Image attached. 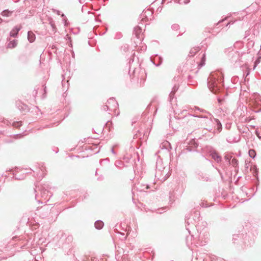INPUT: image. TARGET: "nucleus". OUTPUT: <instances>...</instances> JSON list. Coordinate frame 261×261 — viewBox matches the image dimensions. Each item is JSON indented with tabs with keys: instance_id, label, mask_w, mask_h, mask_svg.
Returning <instances> with one entry per match:
<instances>
[{
	"instance_id": "obj_46",
	"label": "nucleus",
	"mask_w": 261,
	"mask_h": 261,
	"mask_svg": "<svg viewBox=\"0 0 261 261\" xmlns=\"http://www.w3.org/2000/svg\"><path fill=\"white\" fill-rule=\"evenodd\" d=\"M222 99H220V98H218V102L219 104H221L222 101Z\"/></svg>"
},
{
	"instance_id": "obj_17",
	"label": "nucleus",
	"mask_w": 261,
	"mask_h": 261,
	"mask_svg": "<svg viewBox=\"0 0 261 261\" xmlns=\"http://www.w3.org/2000/svg\"><path fill=\"white\" fill-rule=\"evenodd\" d=\"M193 216V219L195 220V222L198 223V222L200 220V212L198 211H194L193 212L191 213Z\"/></svg>"
},
{
	"instance_id": "obj_1",
	"label": "nucleus",
	"mask_w": 261,
	"mask_h": 261,
	"mask_svg": "<svg viewBox=\"0 0 261 261\" xmlns=\"http://www.w3.org/2000/svg\"><path fill=\"white\" fill-rule=\"evenodd\" d=\"M201 228L199 223L197 226V232L194 234H192L190 230V227L186 226V229L190 235L186 238V244L191 250H194V247L202 246L205 245L208 241L209 233L205 225Z\"/></svg>"
},
{
	"instance_id": "obj_48",
	"label": "nucleus",
	"mask_w": 261,
	"mask_h": 261,
	"mask_svg": "<svg viewBox=\"0 0 261 261\" xmlns=\"http://www.w3.org/2000/svg\"><path fill=\"white\" fill-rule=\"evenodd\" d=\"M51 127V126L50 125H45V126H43L41 129H43V128H47V127Z\"/></svg>"
},
{
	"instance_id": "obj_37",
	"label": "nucleus",
	"mask_w": 261,
	"mask_h": 261,
	"mask_svg": "<svg viewBox=\"0 0 261 261\" xmlns=\"http://www.w3.org/2000/svg\"><path fill=\"white\" fill-rule=\"evenodd\" d=\"M259 63H260V59L258 58L254 62V66H253V69H254L255 68V67H256L257 64H259Z\"/></svg>"
},
{
	"instance_id": "obj_51",
	"label": "nucleus",
	"mask_w": 261,
	"mask_h": 261,
	"mask_svg": "<svg viewBox=\"0 0 261 261\" xmlns=\"http://www.w3.org/2000/svg\"><path fill=\"white\" fill-rule=\"evenodd\" d=\"M162 210H158V213H159V214H162V213H163Z\"/></svg>"
},
{
	"instance_id": "obj_13",
	"label": "nucleus",
	"mask_w": 261,
	"mask_h": 261,
	"mask_svg": "<svg viewBox=\"0 0 261 261\" xmlns=\"http://www.w3.org/2000/svg\"><path fill=\"white\" fill-rule=\"evenodd\" d=\"M185 222L188 225L192 224L194 225L196 227L198 225V224L197 225L195 224L196 223L195 222V220L193 219V216L192 215H191V214H188L186 215L185 217Z\"/></svg>"
},
{
	"instance_id": "obj_18",
	"label": "nucleus",
	"mask_w": 261,
	"mask_h": 261,
	"mask_svg": "<svg viewBox=\"0 0 261 261\" xmlns=\"http://www.w3.org/2000/svg\"><path fill=\"white\" fill-rule=\"evenodd\" d=\"M200 49V48L198 46L197 47H194L191 49L189 56L190 57H193L197 53H198Z\"/></svg>"
},
{
	"instance_id": "obj_12",
	"label": "nucleus",
	"mask_w": 261,
	"mask_h": 261,
	"mask_svg": "<svg viewBox=\"0 0 261 261\" xmlns=\"http://www.w3.org/2000/svg\"><path fill=\"white\" fill-rule=\"evenodd\" d=\"M143 25V24L141 23V24H140V25L135 27L134 30V34L138 39H140V40H141L140 35L141 33H142Z\"/></svg>"
},
{
	"instance_id": "obj_26",
	"label": "nucleus",
	"mask_w": 261,
	"mask_h": 261,
	"mask_svg": "<svg viewBox=\"0 0 261 261\" xmlns=\"http://www.w3.org/2000/svg\"><path fill=\"white\" fill-rule=\"evenodd\" d=\"M232 158V156L228 155V154H225L224 156V160L227 162V165H230L231 164V159Z\"/></svg>"
},
{
	"instance_id": "obj_58",
	"label": "nucleus",
	"mask_w": 261,
	"mask_h": 261,
	"mask_svg": "<svg viewBox=\"0 0 261 261\" xmlns=\"http://www.w3.org/2000/svg\"><path fill=\"white\" fill-rule=\"evenodd\" d=\"M236 237H237V236H236V235H234V236H233V240H236Z\"/></svg>"
},
{
	"instance_id": "obj_41",
	"label": "nucleus",
	"mask_w": 261,
	"mask_h": 261,
	"mask_svg": "<svg viewBox=\"0 0 261 261\" xmlns=\"http://www.w3.org/2000/svg\"><path fill=\"white\" fill-rule=\"evenodd\" d=\"M111 152L114 155H116V151L114 150V147H112L111 149Z\"/></svg>"
},
{
	"instance_id": "obj_4",
	"label": "nucleus",
	"mask_w": 261,
	"mask_h": 261,
	"mask_svg": "<svg viewBox=\"0 0 261 261\" xmlns=\"http://www.w3.org/2000/svg\"><path fill=\"white\" fill-rule=\"evenodd\" d=\"M56 210L51 204H45L41 206L38 210V213L42 218H47L53 220L54 217L56 219L57 214H56Z\"/></svg>"
},
{
	"instance_id": "obj_21",
	"label": "nucleus",
	"mask_w": 261,
	"mask_h": 261,
	"mask_svg": "<svg viewBox=\"0 0 261 261\" xmlns=\"http://www.w3.org/2000/svg\"><path fill=\"white\" fill-rule=\"evenodd\" d=\"M33 241L31 240V239H28L24 241V244L22 246L23 247L29 248L32 246Z\"/></svg>"
},
{
	"instance_id": "obj_15",
	"label": "nucleus",
	"mask_w": 261,
	"mask_h": 261,
	"mask_svg": "<svg viewBox=\"0 0 261 261\" xmlns=\"http://www.w3.org/2000/svg\"><path fill=\"white\" fill-rule=\"evenodd\" d=\"M166 168L167 167L164 166L162 159H157L155 171L165 170Z\"/></svg>"
},
{
	"instance_id": "obj_34",
	"label": "nucleus",
	"mask_w": 261,
	"mask_h": 261,
	"mask_svg": "<svg viewBox=\"0 0 261 261\" xmlns=\"http://www.w3.org/2000/svg\"><path fill=\"white\" fill-rule=\"evenodd\" d=\"M237 140L233 139L232 136H229L227 138V141L229 143H234Z\"/></svg>"
},
{
	"instance_id": "obj_23",
	"label": "nucleus",
	"mask_w": 261,
	"mask_h": 261,
	"mask_svg": "<svg viewBox=\"0 0 261 261\" xmlns=\"http://www.w3.org/2000/svg\"><path fill=\"white\" fill-rule=\"evenodd\" d=\"M170 146V144L168 141H165L162 144L160 145V147L162 149L165 148L166 149V151L169 152V150L168 149V147Z\"/></svg>"
},
{
	"instance_id": "obj_36",
	"label": "nucleus",
	"mask_w": 261,
	"mask_h": 261,
	"mask_svg": "<svg viewBox=\"0 0 261 261\" xmlns=\"http://www.w3.org/2000/svg\"><path fill=\"white\" fill-rule=\"evenodd\" d=\"M102 110L105 111H109V107L107 103L106 105H104L102 107Z\"/></svg>"
},
{
	"instance_id": "obj_8",
	"label": "nucleus",
	"mask_w": 261,
	"mask_h": 261,
	"mask_svg": "<svg viewBox=\"0 0 261 261\" xmlns=\"http://www.w3.org/2000/svg\"><path fill=\"white\" fill-rule=\"evenodd\" d=\"M169 169L166 168L165 170L155 171V177L161 181H164L169 177Z\"/></svg>"
},
{
	"instance_id": "obj_55",
	"label": "nucleus",
	"mask_w": 261,
	"mask_h": 261,
	"mask_svg": "<svg viewBox=\"0 0 261 261\" xmlns=\"http://www.w3.org/2000/svg\"><path fill=\"white\" fill-rule=\"evenodd\" d=\"M37 201L39 202V203H43V201H41V200H38Z\"/></svg>"
},
{
	"instance_id": "obj_32",
	"label": "nucleus",
	"mask_w": 261,
	"mask_h": 261,
	"mask_svg": "<svg viewBox=\"0 0 261 261\" xmlns=\"http://www.w3.org/2000/svg\"><path fill=\"white\" fill-rule=\"evenodd\" d=\"M12 125L14 127H19L22 125V122L21 121H16V122H13Z\"/></svg>"
},
{
	"instance_id": "obj_33",
	"label": "nucleus",
	"mask_w": 261,
	"mask_h": 261,
	"mask_svg": "<svg viewBox=\"0 0 261 261\" xmlns=\"http://www.w3.org/2000/svg\"><path fill=\"white\" fill-rule=\"evenodd\" d=\"M171 29L174 31H177L179 29V25L178 24H173L171 25Z\"/></svg>"
},
{
	"instance_id": "obj_30",
	"label": "nucleus",
	"mask_w": 261,
	"mask_h": 261,
	"mask_svg": "<svg viewBox=\"0 0 261 261\" xmlns=\"http://www.w3.org/2000/svg\"><path fill=\"white\" fill-rule=\"evenodd\" d=\"M73 241V237L71 235H68L66 237L65 239V243L69 244H70Z\"/></svg>"
},
{
	"instance_id": "obj_60",
	"label": "nucleus",
	"mask_w": 261,
	"mask_h": 261,
	"mask_svg": "<svg viewBox=\"0 0 261 261\" xmlns=\"http://www.w3.org/2000/svg\"><path fill=\"white\" fill-rule=\"evenodd\" d=\"M3 19L0 17V24L2 22Z\"/></svg>"
},
{
	"instance_id": "obj_2",
	"label": "nucleus",
	"mask_w": 261,
	"mask_h": 261,
	"mask_svg": "<svg viewBox=\"0 0 261 261\" xmlns=\"http://www.w3.org/2000/svg\"><path fill=\"white\" fill-rule=\"evenodd\" d=\"M194 117L202 118L208 119L206 115H195L190 114L187 110H184L180 112L175 113L174 118L170 119L169 125L174 129L177 128L175 123H179L182 125H187L189 127H196V121Z\"/></svg>"
},
{
	"instance_id": "obj_10",
	"label": "nucleus",
	"mask_w": 261,
	"mask_h": 261,
	"mask_svg": "<svg viewBox=\"0 0 261 261\" xmlns=\"http://www.w3.org/2000/svg\"><path fill=\"white\" fill-rule=\"evenodd\" d=\"M13 178L17 180H22L25 178L26 172L23 169L20 170L19 171L14 173Z\"/></svg>"
},
{
	"instance_id": "obj_16",
	"label": "nucleus",
	"mask_w": 261,
	"mask_h": 261,
	"mask_svg": "<svg viewBox=\"0 0 261 261\" xmlns=\"http://www.w3.org/2000/svg\"><path fill=\"white\" fill-rule=\"evenodd\" d=\"M22 27L20 26L14 27L10 33L11 37L15 38L17 36L19 31L21 29Z\"/></svg>"
},
{
	"instance_id": "obj_43",
	"label": "nucleus",
	"mask_w": 261,
	"mask_h": 261,
	"mask_svg": "<svg viewBox=\"0 0 261 261\" xmlns=\"http://www.w3.org/2000/svg\"><path fill=\"white\" fill-rule=\"evenodd\" d=\"M22 136V135L21 134H18L16 135V138L18 139V138H21Z\"/></svg>"
},
{
	"instance_id": "obj_40",
	"label": "nucleus",
	"mask_w": 261,
	"mask_h": 261,
	"mask_svg": "<svg viewBox=\"0 0 261 261\" xmlns=\"http://www.w3.org/2000/svg\"><path fill=\"white\" fill-rule=\"evenodd\" d=\"M233 139L237 140L236 141L234 142V143L238 142L240 140V137L238 136H237L236 137H233Z\"/></svg>"
},
{
	"instance_id": "obj_31",
	"label": "nucleus",
	"mask_w": 261,
	"mask_h": 261,
	"mask_svg": "<svg viewBox=\"0 0 261 261\" xmlns=\"http://www.w3.org/2000/svg\"><path fill=\"white\" fill-rule=\"evenodd\" d=\"M231 164L236 168L238 166V160L236 158L232 159L231 161Z\"/></svg>"
},
{
	"instance_id": "obj_3",
	"label": "nucleus",
	"mask_w": 261,
	"mask_h": 261,
	"mask_svg": "<svg viewBox=\"0 0 261 261\" xmlns=\"http://www.w3.org/2000/svg\"><path fill=\"white\" fill-rule=\"evenodd\" d=\"M223 82V76L220 71L211 73L207 78V84L209 89L214 93H216L220 90L219 84Z\"/></svg>"
},
{
	"instance_id": "obj_61",
	"label": "nucleus",
	"mask_w": 261,
	"mask_h": 261,
	"mask_svg": "<svg viewBox=\"0 0 261 261\" xmlns=\"http://www.w3.org/2000/svg\"><path fill=\"white\" fill-rule=\"evenodd\" d=\"M223 21H224V20H222L220 21H219V22L217 24V25H218V23H221V22H223Z\"/></svg>"
},
{
	"instance_id": "obj_7",
	"label": "nucleus",
	"mask_w": 261,
	"mask_h": 261,
	"mask_svg": "<svg viewBox=\"0 0 261 261\" xmlns=\"http://www.w3.org/2000/svg\"><path fill=\"white\" fill-rule=\"evenodd\" d=\"M206 149L208 153H209L210 155L215 161L218 164L221 163L222 158L214 148L211 146H207Z\"/></svg>"
},
{
	"instance_id": "obj_57",
	"label": "nucleus",
	"mask_w": 261,
	"mask_h": 261,
	"mask_svg": "<svg viewBox=\"0 0 261 261\" xmlns=\"http://www.w3.org/2000/svg\"><path fill=\"white\" fill-rule=\"evenodd\" d=\"M46 87L45 86L44 87V91L45 93L46 92Z\"/></svg>"
},
{
	"instance_id": "obj_53",
	"label": "nucleus",
	"mask_w": 261,
	"mask_h": 261,
	"mask_svg": "<svg viewBox=\"0 0 261 261\" xmlns=\"http://www.w3.org/2000/svg\"><path fill=\"white\" fill-rule=\"evenodd\" d=\"M99 148H98L97 150L95 151V152H94V153H95V154L97 153H98V152H99Z\"/></svg>"
},
{
	"instance_id": "obj_22",
	"label": "nucleus",
	"mask_w": 261,
	"mask_h": 261,
	"mask_svg": "<svg viewBox=\"0 0 261 261\" xmlns=\"http://www.w3.org/2000/svg\"><path fill=\"white\" fill-rule=\"evenodd\" d=\"M17 44V41L16 40H13L9 42L7 44V47L10 48H15Z\"/></svg>"
},
{
	"instance_id": "obj_56",
	"label": "nucleus",
	"mask_w": 261,
	"mask_h": 261,
	"mask_svg": "<svg viewBox=\"0 0 261 261\" xmlns=\"http://www.w3.org/2000/svg\"><path fill=\"white\" fill-rule=\"evenodd\" d=\"M38 197H39L38 194H36V196H35L36 199H37Z\"/></svg>"
},
{
	"instance_id": "obj_28",
	"label": "nucleus",
	"mask_w": 261,
	"mask_h": 261,
	"mask_svg": "<svg viewBox=\"0 0 261 261\" xmlns=\"http://www.w3.org/2000/svg\"><path fill=\"white\" fill-rule=\"evenodd\" d=\"M215 121L216 122L217 130L220 132L222 129V125L220 121L217 119H215Z\"/></svg>"
},
{
	"instance_id": "obj_50",
	"label": "nucleus",
	"mask_w": 261,
	"mask_h": 261,
	"mask_svg": "<svg viewBox=\"0 0 261 261\" xmlns=\"http://www.w3.org/2000/svg\"><path fill=\"white\" fill-rule=\"evenodd\" d=\"M79 2L81 4H83L85 2V0H79Z\"/></svg>"
},
{
	"instance_id": "obj_47",
	"label": "nucleus",
	"mask_w": 261,
	"mask_h": 261,
	"mask_svg": "<svg viewBox=\"0 0 261 261\" xmlns=\"http://www.w3.org/2000/svg\"><path fill=\"white\" fill-rule=\"evenodd\" d=\"M103 179V176H101L98 177L97 178V180H102Z\"/></svg>"
},
{
	"instance_id": "obj_25",
	"label": "nucleus",
	"mask_w": 261,
	"mask_h": 261,
	"mask_svg": "<svg viewBox=\"0 0 261 261\" xmlns=\"http://www.w3.org/2000/svg\"><path fill=\"white\" fill-rule=\"evenodd\" d=\"M12 12L9 11L8 10H5L1 14L3 16L9 17L11 15Z\"/></svg>"
},
{
	"instance_id": "obj_49",
	"label": "nucleus",
	"mask_w": 261,
	"mask_h": 261,
	"mask_svg": "<svg viewBox=\"0 0 261 261\" xmlns=\"http://www.w3.org/2000/svg\"><path fill=\"white\" fill-rule=\"evenodd\" d=\"M134 62V59H130L129 61V64L130 65L131 64L132 62Z\"/></svg>"
},
{
	"instance_id": "obj_19",
	"label": "nucleus",
	"mask_w": 261,
	"mask_h": 261,
	"mask_svg": "<svg viewBox=\"0 0 261 261\" xmlns=\"http://www.w3.org/2000/svg\"><path fill=\"white\" fill-rule=\"evenodd\" d=\"M36 39L35 34L32 31H29L28 32V39L30 42H33Z\"/></svg>"
},
{
	"instance_id": "obj_42",
	"label": "nucleus",
	"mask_w": 261,
	"mask_h": 261,
	"mask_svg": "<svg viewBox=\"0 0 261 261\" xmlns=\"http://www.w3.org/2000/svg\"><path fill=\"white\" fill-rule=\"evenodd\" d=\"M40 169L42 172H44V170H45V167L43 166V165H41V166L40 167Z\"/></svg>"
},
{
	"instance_id": "obj_45",
	"label": "nucleus",
	"mask_w": 261,
	"mask_h": 261,
	"mask_svg": "<svg viewBox=\"0 0 261 261\" xmlns=\"http://www.w3.org/2000/svg\"><path fill=\"white\" fill-rule=\"evenodd\" d=\"M136 72H137V70L136 69H134L133 70V75H134V77H135L136 76Z\"/></svg>"
},
{
	"instance_id": "obj_9",
	"label": "nucleus",
	"mask_w": 261,
	"mask_h": 261,
	"mask_svg": "<svg viewBox=\"0 0 261 261\" xmlns=\"http://www.w3.org/2000/svg\"><path fill=\"white\" fill-rule=\"evenodd\" d=\"M107 103L109 107V114H111L112 112H115L117 110L118 104L114 98H109L107 100Z\"/></svg>"
},
{
	"instance_id": "obj_59",
	"label": "nucleus",
	"mask_w": 261,
	"mask_h": 261,
	"mask_svg": "<svg viewBox=\"0 0 261 261\" xmlns=\"http://www.w3.org/2000/svg\"><path fill=\"white\" fill-rule=\"evenodd\" d=\"M230 23H231V22H230H230H228V23H227V24H226V26H228V25H229Z\"/></svg>"
},
{
	"instance_id": "obj_6",
	"label": "nucleus",
	"mask_w": 261,
	"mask_h": 261,
	"mask_svg": "<svg viewBox=\"0 0 261 261\" xmlns=\"http://www.w3.org/2000/svg\"><path fill=\"white\" fill-rule=\"evenodd\" d=\"M196 178L198 180L203 182H211L213 180V176L210 174L201 170L196 172Z\"/></svg>"
},
{
	"instance_id": "obj_62",
	"label": "nucleus",
	"mask_w": 261,
	"mask_h": 261,
	"mask_svg": "<svg viewBox=\"0 0 261 261\" xmlns=\"http://www.w3.org/2000/svg\"><path fill=\"white\" fill-rule=\"evenodd\" d=\"M3 119L2 118H0V122H1V121H3Z\"/></svg>"
},
{
	"instance_id": "obj_11",
	"label": "nucleus",
	"mask_w": 261,
	"mask_h": 261,
	"mask_svg": "<svg viewBox=\"0 0 261 261\" xmlns=\"http://www.w3.org/2000/svg\"><path fill=\"white\" fill-rule=\"evenodd\" d=\"M152 63L156 67L161 65L163 62V58L162 57L156 55L153 58H150Z\"/></svg>"
},
{
	"instance_id": "obj_44",
	"label": "nucleus",
	"mask_w": 261,
	"mask_h": 261,
	"mask_svg": "<svg viewBox=\"0 0 261 261\" xmlns=\"http://www.w3.org/2000/svg\"><path fill=\"white\" fill-rule=\"evenodd\" d=\"M54 12H56L57 14L58 15H60V13H61V12L59 10H53Z\"/></svg>"
},
{
	"instance_id": "obj_29",
	"label": "nucleus",
	"mask_w": 261,
	"mask_h": 261,
	"mask_svg": "<svg viewBox=\"0 0 261 261\" xmlns=\"http://www.w3.org/2000/svg\"><path fill=\"white\" fill-rule=\"evenodd\" d=\"M248 153L249 156L252 159H254L256 156V152L254 149H250Z\"/></svg>"
},
{
	"instance_id": "obj_20",
	"label": "nucleus",
	"mask_w": 261,
	"mask_h": 261,
	"mask_svg": "<svg viewBox=\"0 0 261 261\" xmlns=\"http://www.w3.org/2000/svg\"><path fill=\"white\" fill-rule=\"evenodd\" d=\"M104 223L101 220H97L94 223V226L96 229L100 230L103 227Z\"/></svg>"
},
{
	"instance_id": "obj_35",
	"label": "nucleus",
	"mask_w": 261,
	"mask_h": 261,
	"mask_svg": "<svg viewBox=\"0 0 261 261\" xmlns=\"http://www.w3.org/2000/svg\"><path fill=\"white\" fill-rule=\"evenodd\" d=\"M122 37V34L120 32H117L116 33L115 38L116 39H120Z\"/></svg>"
},
{
	"instance_id": "obj_54",
	"label": "nucleus",
	"mask_w": 261,
	"mask_h": 261,
	"mask_svg": "<svg viewBox=\"0 0 261 261\" xmlns=\"http://www.w3.org/2000/svg\"><path fill=\"white\" fill-rule=\"evenodd\" d=\"M94 148L95 149H97V148H98L97 145H94Z\"/></svg>"
},
{
	"instance_id": "obj_5",
	"label": "nucleus",
	"mask_w": 261,
	"mask_h": 261,
	"mask_svg": "<svg viewBox=\"0 0 261 261\" xmlns=\"http://www.w3.org/2000/svg\"><path fill=\"white\" fill-rule=\"evenodd\" d=\"M50 189L48 184H43L40 186H38V190L40 192V196L44 200L47 201L48 199L52 196L53 194L49 191Z\"/></svg>"
},
{
	"instance_id": "obj_64",
	"label": "nucleus",
	"mask_w": 261,
	"mask_h": 261,
	"mask_svg": "<svg viewBox=\"0 0 261 261\" xmlns=\"http://www.w3.org/2000/svg\"><path fill=\"white\" fill-rule=\"evenodd\" d=\"M109 123H110V122L108 121L106 125H108Z\"/></svg>"
},
{
	"instance_id": "obj_63",
	"label": "nucleus",
	"mask_w": 261,
	"mask_h": 261,
	"mask_svg": "<svg viewBox=\"0 0 261 261\" xmlns=\"http://www.w3.org/2000/svg\"><path fill=\"white\" fill-rule=\"evenodd\" d=\"M201 259L203 260V261H204V258H203V257H201Z\"/></svg>"
},
{
	"instance_id": "obj_38",
	"label": "nucleus",
	"mask_w": 261,
	"mask_h": 261,
	"mask_svg": "<svg viewBox=\"0 0 261 261\" xmlns=\"http://www.w3.org/2000/svg\"><path fill=\"white\" fill-rule=\"evenodd\" d=\"M61 17H63V21H64L65 25H66V24H67L66 21L67 20V18H66L65 15L64 14H62L61 15Z\"/></svg>"
},
{
	"instance_id": "obj_27",
	"label": "nucleus",
	"mask_w": 261,
	"mask_h": 261,
	"mask_svg": "<svg viewBox=\"0 0 261 261\" xmlns=\"http://www.w3.org/2000/svg\"><path fill=\"white\" fill-rule=\"evenodd\" d=\"M145 72L144 70H141L140 72H139V74H140V86H141V82H142L143 83H144V81H145V79L144 78V74H145Z\"/></svg>"
},
{
	"instance_id": "obj_52",
	"label": "nucleus",
	"mask_w": 261,
	"mask_h": 261,
	"mask_svg": "<svg viewBox=\"0 0 261 261\" xmlns=\"http://www.w3.org/2000/svg\"><path fill=\"white\" fill-rule=\"evenodd\" d=\"M198 144L197 143H195H195H194V147H195V148H196V147H198Z\"/></svg>"
},
{
	"instance_id": "obj_24",
	"label": "nucleus",
	"mask_w": 261,
	"mask_h": 261,
	"mask_svg": "<svg viewBox=\"0 0 261 261\" xmlns=\"http://www.w3.org/2000/svg\"><path fill=\"white\" fill-rule=\"evenodd\" d=\"M205 60H206L205 54H203L202 55V57L201 58L200 62L198 65V66L199 68L205 65Z\"/></svg>"
},
{
	"instance_id": "obj_39",
	"label": "nucleus",
	"mask_w": 261,
	"mask_h": 261,
	"mask_svg": "<svg viewBox=\"0 0 261 261\" xmlns=\"http://www.w3.org/2000/svg\"><path fill=\"white\" fill-rule=\"evenodd\" d=\"M200 205L202 207H206L208 206L207 205V204H206V203H205L204 202H201L200 203Z\"/></svg>"
},
{
	"instance_id": "obj_14",
	"label": "nucleus",
	"mask_w": 261,
	"mask_h": 261,
	"mask_svg": "<svg viewBox=\"0 0 261 261\" xmlns=\"http://www.w3.org/2000/svg\"><path fill=\"white\" fill-rule=\"evenodd\" d=\"M179 88V84H175L174 86L172 88V91H171L169 95V100L170 102H172V100L173 99L174 97V95L176 92L178 90Z\"/></svg>"
}]
</instances>
